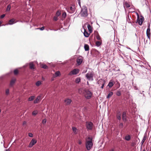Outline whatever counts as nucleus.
<instances>
[{
  "mask_svg": "<svg viewBox=\"0 0 151 151\" xmlns=\"http://www.w3.org/2000/svg\"><path fill=\"white\" fill-rule=\"evenodd\" d=\"M81 17L83 18H86L88 15L87 7L86 6H83L81 8V10L79 14Z\"/></svg>",
  "mask_w": 151,
  "mask_h": 151,
  "instance_id": "f257e3e1",
  "label": "nucleus"
},
{
  "mask_svg": "<svg viewBox=\"0 0 151 151\" xmlns=\"http://www.w3.org/2000/svg\"><path fill=\"white\" fill-rule=\"evenodd\" d=\"M92 140V138L90 137H88L86 140V147L88 150H89L93 146Z\"/></svg>",
  "mask_w": 151,
  "mask_h": 151,
  "instance_id": "f03ea898",
  "label": "nucleus"
},
{
  "mask_svg": "<svg viewBox=\"0 0 151 151\" xmlns=\"http://www.w3.org/2000/svg\"><path fill=\"white\" fill-rule=\"evenodd\" d=\"M86 126L87 130H91L94 127L93 124L91 122H86Z\"/></svg>",
  "mask_w": 151,
  "mask_h": 151,
  "instance_id": "7ed1b4c3",
  "label": "nucleus"
},
{
  "mask_svg": "<svg viewBox=\"0 0 151 151\" xmlns=\"http://www.w3.org/2000/svg\"><path fill=\"white\" fill-rule=\"evenodd\" d=\"M93 73L91 72H89L86 74V77L88 81H92L93 80Z\"/></svg>",
  "mask_w": 151,
  "mask_h": 151,
  "instance_id": "20e7f679",
  "label": "nucleus"
},
{
  "mask_svg": "<svg viewBox=\"0 0 151 151\" xmlns=\"http://www.w3.org/2000/svg\"><path fill=\"white\" fill-rule=\"evenodd\" d=\"M85 97L87 99H90L92 96V93L90 91L86 90L84 94Z\"/></svg>",
  "mask_w": 151,
  "mask_h": 151,
  "instance_id": "39448f33",
  "label": "nucleus"
},
{
  "mask_svg": "<svg viewBox=\"0 0 151 151\" xmlns=\"http://www.w3.org/2000/svg\"><path fill=\"white\" fill-rule=\"evenodd\" d=\"M79 72V70L78 69H75L70 72L69 75L71 76L73 75H76Z\"/></svg>",
  "mask_w": 151,
  "mask_h": 151,
  "instance_id": "423d86ee",
  "label": "nucleus"
},
{
  "mask_svg": "<svg viewBox=\"0 0 151 151\" xmlns=\"http://www.w3.org/2000/svg\"><path fill=\"white\" fill-rule=\"evenodd\" d=\"M137 18L139 24L140 25H142L144 21V17L142 16H141V18H139V16L138 14H137Z\"/></svg>",
  "mask_w": 151,
  "mask_h": 151,
  "instance_id": "0eeeda50",
  "label": "nucleus"
},
{
  "mask_svg": "<svg viewBox=\"0 0 151 151\" xmlns=\"http://www.w3.org/2000/svg\"><path fill=\"white\" fill-rule=\"evenodd\" d=\"M146 35L147 36V38H148V39L150 40V36L151 35V33H150V25H149L148 26L147 28V30L146 31Z\"/></svg>",
  "mask_w": 151,
  "mask_h": 151,
  "instance_id": "6e6552de",
  "label": "nucleus"
},
{
  "mask_svg": "<svg viewBox=\"0 0 151 151\" xmlns=\"http://www.w3.org/2000/svg\"><path fill=\"white\" fill-rule=\"evenodd\" d=\"M37 140L34 139H33L30 142L29 145V147H32L35 144L37 143Z\"/></svg>",
  "mask_w": 151,
  "mask_h": 151,
  "instance_id": "1a4fd4ad",
  "label": "nucleus"
},
{
  "mask_svg": "<svg viewBox=\"0 0 151 151\" xmlns=\"http://www.w3.org/2000/svg\"><path fill=\"white\" fill-rule=\"evenodd\" d=\"M83 60V58L81 57H78L76 60L77 64L78 65H80L82 62Z\"/></svg>",
  "mask_w": 151,
  "mask_h": 151,
  "instance_id": "9d476101",
  "label": "nucleus"
},
{
  "mask_svg": "<svg viewBox=\"0 0 151 151\" xmlns=\"http://www.w3.org/2000/svg\"><path fill=\"white\" fill-rule=\"evenodd\" d=\"M97 83L98 84L100 85L103 84V83H105L106 81L104 80L100 79L98 81Z\"/></svg>",
  "mask_w": 151,
  "mask_h": 151,
  "instance_id": "9b49d317",
  "label": "nucleus"
},
{
  "mask_svg": "<svg viewBox=\"0 0 151 151\" xmlns=\"http://www.w3.org/2000/svg\"><path fill=\"white\" fill-rule=\"evenodd\" d=\"M86 90L83 88H80L78 90V93L80 94H84Z\"/></svg>",
  "mask_w": 151,
  "mask_h": 151,
  "instance_id": "f8f14e48",
  "label": "nucleus"
},
{
  "mask_svg": "<svg viewBox=\"0 0 151 151\" xmlns=\"http://www.w3.org/2000/svg\"><path fill=\"white\" fill-rule=\"evenodd\" d=\"M122 119L124 122L127 121L126 113L125 112H123L122 113Z\"/></svg>",
  "mask_w": 151,
  "mask_h": 151,
  "instance_id": "ddd939ff",
  "label": "nucleus"
},
{
  "mask_svg": "<svg viewBox=\"0 0 151 151\" xmlns=\"http://www.w3.org/2000/svg\"><path fill=\"white\" fill-rule=\"evenodd\" d=\"M72 101L71 99H66L65 100V104L66 105H68L71 103Z\"/></svg>",
  "mask_w": 151,
  "mask_h": 151,
  "instance_id": "4468645a",
  "label": "nucleus"
},
{
  "mask_svg": "<svg viewBox=\"0 0 151 151\" xmlns=\"http://www.w3.org/2000/svg\"><path fill=\"white\" fill-rule=\"evenodd\" d=\"M16 81V79L15 78H12L10 81V85L11 86H13L15 82Z\"/></svg>",
  "mask_w": 151,
  "mask_h": 151,
  "instance_id": "2eb2a0df",
  "label": "nucleus"
},
{
  "mask_svg": "<svg viewBox=\"0 0 151 151\" xmlns=\"http://www.w3.org/2000/svg\"><path fill=\"white\" fill-rule=\"evenodd\" d=\"M123 5L124 7H126L127 8H129L130 6V4L127 2V1H126L124 3Z\"/></svg>",
  "mask_w": 151,
  "mask_h": 151,
  "instance_id": "dca6fc26",
  "label": "nucleus"
},
{
  "mask_svg": "<svg viewBox=\"0 0 151 151\" xmlns=\"http://www.w3.org/2000/svg\"><path fill=\"white\" fill-rule=\"evenodd\" d=\"M15 19H12L9 21V23L8 24H6V25H11L12 24L15 22H14L15 21Z\"/></svg>",
  "mask_w": 151,
  "mask_h": 151,
  "instance_id": "f3484780",
  "label": "nucleus"
},
{
  "mask_svg": "<svg viewBox=\"0 0 151 151\" xmlns=\"http://www.w3.org/2000/svg\"><path fill=\"white\" fill-rule=\"evenodd\" d=\"M87 28L90 33H91L92 32V27L89 24L87 25Z\"/></svg>",
  "mask_w": 151,
  "mask_h": 151,
  "instance_id": "a211bd4d",
  "label": "nucleus"
},
{
  "mask_svg": "<svg viewBox=\"0 0 151 151\" xmlns=\"http://www.w3.org/2000/svg\"><path fill=\"white\" fill-rule=\"evenodd\" d=\"M40 96H38L37 98L35 99L34 101V103L35 104H36L38 103L40 101Z\"/></svg>",
  "mask_w": 151,
  "mask_h": 151,
  "instance_id": "6ab92c4d",
  "label": "nucleus"
},
{
  "mask_svg": "<svg viewBox=\"0 0 151 151\" xmlns=\"http://www.w3.org/2000/svg\"><path fill=\"white\" fill-rule=\"evenodd\" d=\"M29 68L30 69H34V65L32 62L30 63L29 64Z\"/></svg>",
  "mask_w": 151,
  "mask_h": 151,
  "instance_id": "aec40b11",
  "label": "nucleus"
},
{
  "mask_svg": "<svg viewBox=\"0 0 151 151\" xmlns=\"http://www.w3.org/2000/svg\"><path fill=\"white\" fill-rule=\"evenodd\" d=\"M60 74V72L59 71H57L55 73V74L53 75V77H56L59 76Z\"/></svg>",
  "mask_w": 151,
  "mask_h": 151,
  "instance_id": "412c9836",
  "label": "nucleus"
},
{
  "mask_svg": "<svg viewBox=\"0 0 151 151\" xmlns=\"http://www.w3.org/2000/svg\"><path fill=\"white\" fill-rule=\"evenodd\" d=\"M83 34L84 36L86 37H88L90 35V34L87 32L85 29H84V32L83 33Z\"/></svg>",
  "mask_w": 151,
  "mask_h": 151,
  "instance_id": "4be33fe9",
  "label": "nucleus"
},
{
  "mask_svg": "<svg viewBox=\"0 0 151 151\" xmlns=\"http://www.w3.org/2000/svg\"><path fill=\"white\" fill-rule=\"evenodd\" d=\"M147 138V136L146 135H145L143 137V139L142 140V141H141V146H142V145L143 144V143L146 140Z\"/></svg>",
  "mask_w": 151,
  "mask_h": 151,
  "instance_id": "5701e85b",
  "label": "nucleus"
},
{
  "mask_svg": "<svg viewBox=\"0 0 151 151\" xmlns=\"http://www.w3.org/2000/svg\"><path fill=\"white\" fill-rule=\"evenodd\" d=\"M38 113V111L37 110H35L32 112V114L33 116H35Z\"/></svg>",
  "mask_w": 151,
  "mask_h": 151,
  "instance_id": "b1692460",
  "label": "nucleus"
},
{
  "mask_svg": "<svg viewBox=\"0 0 151 151\" xmlns=\"http://www.w3.org/2000/svg\"><path fill=\"white\" fill-rule=\"evenodd\" d=\"M84 48L85 51H88L89 50V46L87 44H85L84 46Z\"/></svg>",
  "mask_w": 151,
  "mask_h": 151,
  "instance_id": "393cba45",
  "label": "nucleus"
},
{
  "mask_svg": "<svg viewBox=\"0 0 151 151\" xmlns=\"http://www.w3.org/2000/svg\"><path fill=\"white\" fill-rule=\"evenodd\" d=\"M113 93L112 92H110L107 96V98H109L111 97L113 95Z\"/></svg>",
  "mask_w": 151,
  "mask_h": 151,
  "instance_id": "a878e982",
  "label": "nucleus"
},
{
  "mask_svg": "<svg viewBox=\"0 0 151 151\" xmlns=\"http://www.w3.org/2000/svg\"><path fill=\"white\" fill-rule=\"evenodd\" d=\"M131 137L129 135L126 136L125 137V139L127 141H129Z\"/></svg>",
  "mask_w": 151,
  "mask_h": 151,
  "instance_id": "bb28decb",
  "label": "nucleus"
},
{
  "mask_svg": "<svg viewBox=\"0 0 151 151\" xmlns=\"http://www.w3.org/2000/svg\"><path fill=\"white\" fill-rule=\"evenodd\" d=\"M41 66L42 68H43L45 69H47L48 68L47 66L46 65L44 64H41Z\"/></svg>",
  "mask_w": 151,
  "mask_h": 151,
  "instance_id": "cd10ccee",
  "label": "nucleus"
},
{
  "mask_svg": "<svg viewBox=\"0 0 151 151\" xmlns=\"http://www.w3.org/2000/svg\"><path fill=\"white\" fill-rule=\"evenodd\" d=\"M81 81V79L80 78H77L75 81L76 83H78Z\"/></svg>",
  "mask_w": 151,
  "mask_h": 151,
  "instance_id": "c85d7f7f",
  "label": "nucleus"
},
{
  "mask_svg": "<svg viewBox=\"0 0 151 151\" xmlns=\"http://www.w3.org/2000/svg\"><path fill=\"white\" fill-rule=\"evenodd\" d=\"M113 85L114 83L112 82H110L108 84V86L110 88H111L113 86Z\"/></svg>",
  "mask_w": 151,
  "mask_h": 151,
  "instance_id": "c756f323",
  "label": "nucleus"
},
{
  "mask_svg": "<svg viewBox=\"0 0 151 151\" xmlns=\"http://www.w3.org/2000/svg\"><path fill=\"white\" fill-rule=\"evenodd\" d=\"M35 99V96H31L30 97H29L28 99V101H31L33 100L34 99Z\"/></svg>",
  "mask_w": 151,
  "mask_h": 151,
  "instance_id": "7c9ffc66",
  "label": "nucleus"
},
{
  "mask_svg": "<svg viewBox=\"0 0 151 151\" xmlns=\"http://www.w3.org/2000/svg\"><path fill=\"white\" fill-rule=\"evenodd\" d=\"M69 10L71 11L70 12V13H73L74 11V8L71 6L70 7Z\"/></svg>",
  "mask_w": 151,
  "mask_h": 151,
  "instance_id": "2f4dec72",
  "label": "nucleus"
},
{
  "mask_svg": "<svg viewBox=\"0 0 151 151\" xmlns=\"http://www.w3.org/2000/svg\"><path fill=\"white\" fill-rule=\"evenodd\" d=\"M72 129L73 130V132H74V133L75 134H76L77 132V129L75 128V127H72Z\"/></svg>",
  "mask_w": 151,
  "mask_h": 151,
  "instance_id": "473e14b6",
  "label": "nucleus"
},
{
  "mask_svg": "<svg viewBox=\"0 0 151 151\" xmlns=\"http://www.w3.org/2000/svg\"><path fill=\"white\" fill-rule=\"evenodd\" d=\"M96 45L97 46L99 47L101 45V42H100L98 41L96 42Z\"/></svg>",
  "mask_w": 151,
  "mask_h": 151,
  "instance_id": "72a5a7b5",
  "label": "nucleus"
},
{
  "mask_svg": "<svg viewBox=\"0 0 151 151\" xmlns=\"http://www.w3.org/2000/svg\"><path fill=\"white\" fill-rule=\"evenodd\" d=\"M41 84V82L40 81H37L36 83V85L37 86H40Z\"/></svg>",
  "mask_w": 151,
  "mask_h": 151,
  "instance_id": "f704fd0d",
  "label": "nucleus"
},
{
  "mask_svg": "<svg viewBox=\"0 0 151 151\" xmlns=\"http://www.w3.org/2000/svg\"><path fill=\"white\" fill-rule=\"evenodd\" d=\"M117 119L119 120H120L121 119V114H120L118 113L117 114Z\"/></svg>",
  "mask_w": 151,
  "mask_h": 151,
  "instance_id": "c9c22d12",
  "label": "nucleus"
},
{
  "mask_svg": "<svg viewBox=\"0 0 151 151\" xmlns=\"http://www.w3.org/2000/svg\"><path fill=\"white\" fill-rule=\"evenodd\" d=\"M10 8H11L10 5V4H9L7 6L6 9V11H9L10 9Z\"/></svg>",
  "mask_w": 151,
  "mask_h": 151,
  "instance_id": "e433bc0d",
  "label": "nucleus"
},
{
  "mask_svg": "<svg viewBox=\"0 0 151 151\" xmlns=\"http://www.w3.org/2000/svg\"><path fill=\"white\" fill-rule=\"evenodd\" d=\"M66 16V14L65 12H64L62 14V17L65 18Z\"/></svg>",
  "mask_w": 151,
  "mask_h": 151,
  "instance_id": "4c0bfd02",
  "label": "nucleus"
},
{
  "mask_svg": "<svg viewBox=\"0 0 151 151\" xmlns=\"http://www.w3.org/2000/svg\"><path fill=\"white\" fill-rule=\"evenodd\" d=\"M5 93L6 95H8L9 93V89H7L6 90Z\"/></svg>",
  "mask_w": 151,
  "mask_h": 151,
  "instance_id": "58836bf2",
  "label": "nucleus"
},
{
  "mask_svg": "<svg viewBox=\"0 0 151 151\" xmlns=\"http://www.w3.org/2000/svg\"><path fill=\"white\" fill-rule=\"evenodd\" d=\"M116 95L118 96H120L121 95V93L120 91H118L116 92Z\"/></svg>",
  "mask_w": 151,
  "mask_h": 151,
  "instance_id": "ea45409f",
  "label": "nucleus"
},
{
  "mask_svg": "<svg viewBox=\"0 0 151 151\" xmlns=\"http://www.w3.org/2000/svg\"><path fill=\"white\" fill-rule=\"evenodd\" d=\"M14 73L15 75L17 74L18 73V70L17 69H15L14 70Z\"/></svg>",
  "mask_w": 151,
  "mask_h": 151,
  "instance_id": "a19ab883",
  "label": "nucleus"
},
{
  "mask_svg": "<svg viewBox=\"0 0 151 151\" xmlns=\"http://www.w3.org/2000/svg\"><path fill=\"white\" fill-rule=\"evenodd\" d=\"M123 127V123H120L119 124V127L120 128H122Z\"/></svg>",
  "mask_w": 151,
  "mask_h": 151,
  "instance_id": "79ce46f5",
  "label": "nucleus"
},
{
  "mask_svg": "<svg viewBox=\"0 0 151 151\" xmlns=\"http://www.w3.org/2000/svg\"><path fill=\"white\" fill-rule=\"evenodd\" d=\"M46 122V120L45 119H44L42 121V123L43 124H45Z\"/></svg>",
  "mask_w": 151,
  "mask_h": 151,
  "instance_id": "37998d69",
  "label": "nucleus"
},
{
  "mask_svg": "<svg viewBox=\"0 0 151 151\" xmlns=\"http://www.w3.org/2000/svg\"><path fill=\"white\" fill-rule=\"evenodd\" d=\"M97 39L98 40H100L101 39L99 35H97L96 37Z\"/></svg>",
  "mask_w": 151,
  "mask_h": 151,
  "instance_id": "c03bdc74",
  "label": "nucleus"
},
{
  "mask_svg": "<svg viewBox=\"0 0 151 151\" xmlns=\"http://www.w3.org/2000/svg\"><path fill=\"white\" fill-rule=\"evenodd\" d=\"M60 12L59 11H58L56 13V15L57 16H58L60 15Z\"/></svg>",
  "mask_w": 151,
  "mask_h": 151,
  "instance_id": "a18cd8bd",
  "label": "nucleus"
},
{
  "mask_svg": "<svg viewBox=\"0 0 151 151\" xmlns=\"http://www.w3.org/2000/svg\"><path fill=\"white\" fill-rule=\"evenodd\" d=\"M37 29H40V30H43L44 29V27H41L40 28H37Z\"/></svg>",
  "mask_w": 151,
  "mask_h": 151,
  "instance_id": "49530a36",
  "label": "nucleus"
},
{
  "mask_svg": "<svg viewBox=\"0 0 151 151\" xmlns=\"http://www.w3.org/2000/svg\"><path fill=\"white\" fill-rule=\"evenodd\" d=\"M28 136L30 137H33V134L31 133H29L28 134Z\"/></svg>",
  "mask_w": 151,
  "mask_h": 151,
  "instance_id": "de8ad7c7",
  "label": "nucleus"
},
{
  "mask_svg": "<svg viewBox=\"0 0 151 151\" xmlns=\"http://www.w3.org/2000/svg\"><path fill=\"white\" fill-rule=\"evenodd\" d=\"M144 42L145 44H146L147 43V42H148V40H146L145 39L144 40Z\"/></svg>",
  "mask_w": 151,
  "mask_h": 151,
  "instance_id": "09e8293b",
  "label": "nucleus"
},
{
  "mask_svg": "<svg viewBox=\"0 0 151 151\" xmlns=\"http://www.w3.org/2000/svg\"><path fill=\"white\" fill-rule=\"evenodd\" d=\"M78 143L80 145H81L82 144V142L80 140H79L78 141Z\"/></svg>",
  "mask_w": 151,
  "mask_h": 151,
  "instance_id": "8fccbe9b",
  "label": "nucleus"
},
{
  "mask_svg": "<svg viewBox=\"0 0 151 151\" xmlns=\"http://www.w3.org/2000/svg\"><path fill=\"white\" fill-rule=\"evenodd\" d=\"M5 14H3L1 16L0 18H3L5 17Z\"/></svg>",
  "mask_w": 151,
  "mask_h": 151,
  "instance_id": "3c124183",
  "label": "nucleus"
},
{
  "mask_svg": "<svg viewBox=\"0 0 151 151\" xmlns=\"http://www.w3.org/2000/svg\"><path fill=\"white\" fill-rule=\"evenodd\" d=\"M105 83H103V84H101V88H103Z\"/></svg>",
  "mask_w": 151,
  "mask_h": 151,
  "instance_id": "603ef678",
  "label": "nucleus"
},
{
  "mask_svg": "<svg viewBox=\"0 0 151 151\" xmlns=\"http://www.w3.org/2000/svg\"><path fill=\"white\" fill-rule=\"evenodd\" d=\"M78 3L80 6H81V2L80 0H78Z\"/></svg>",
  "mask_w": 151,
  "mask_h": 151,
  "instance_id": "864d4df0",
  "label": "nucleus"
},
{
  "mask_svg": "<svg viewBox=\"0 0 151 151\" xmlns=\"http://www.w3.org/2000/svg\"><path fill=\"white\" fill-rule=\"evenodd\" d=\"M54 19L55 20V21H57V18L56 17H54Z\"/></svg>",
  "mask_w": 151,
  "mask_h": 151,
  "instance_id": "5fc2aeb1",
  "label": "nucleus"
},
{
  "mask_svg": "<svg viewBox=\"0 0 151 151\" xmlns=\"http://www.w3.org/2000/svg\"><path fill=\"white\" fill-rule=\"evenodd\" d=\"M26 124V122L24 121L23 122V125H25V124Z\"/></svg>",
  "mask_w": 151,
  "mask_h": 151,
  "instance_id": "6e6d98bb",
  "label": "nucleus"
},
{
  "mask_svg": "<svg viewBox=\"0 0 151 151\" xmlns=\"http://www.w3.org/2000/svg\"><path fill=\"white\" fill-rule=\"evenodd\" d=\"M109 151H114V150L113 149H111Z\"/></svg>",
  "mask_w": 151,
  "mask_h": 151,
  "instance_id": "4d7b16f0",
  "label": "nucleus"
},
{
  "mask_svg": "<svg viewBox=\"0 0 151 151\" xmlns=\"http://www.w3.org/2000/svg\"><path fill=\"white\" fill-rule=\"evenodd\" d=\"M5 151H9V150L8 149H6Z\"/></svg>",
  "mask_w": 151,
  "mask_h": 151,
  "instance_id": "13d9d810",
  "label": "nucleus"
},
{
  "mask_svg": "<svg viewBox=\"0 0 151 151\" xmlns=\"http://www.w3.org/2000/svg\"><path fill=\"white\" fill-rule=\"evenodd\" d=\"M87 84L88 85H89V83H88V81H87Z\"/></svg>",
  "mask_w": 151,
  "mask_h": 151,
  "instance_id": "bf43d9fd",
  "label": "nucleus"
},
{
  "mask_svg": "<svg viewBox=\"0 0 151 151\" xmlns=\"http://www.w3.org/2000/svg\"><path fill=\"white\" fill-rule=\"evenodd\" d=\"M42 79L43 80H44V78L43 77H42Z\"/></svg>",
  "mask_w": 151,
  "mask_h": 151,
  "instance_id": "052dcab7",
  "label": "nucleus"
},
{
  "mask_svg": "<svg viewBox=\"0 0 151 151\" xmlns=\"http://www.w3.org/2000/svg\"><path fill=\"white\" fill-rule=\"evenodd\" d=\"M2 23V22H1V21H0V25Z\"/></svg>",
  "mask_w": 151,
  "mask_h": 151,
  "instance_id": "680f3d73",
  "label": "nucleus"
},
{
  "mask_svg": "<svg viewBox=\"0 0 151 151\" xmlns=\"http://www.w3.org/2000/svg\"><path fill=\"white\" fill-rule=\"evenodd\" d=\"M118 49H119V50L120 51V50L119 49V47H118Z\"/></svg>",
  "mask_w": 151,
  "mask_h": 151,
  "instance_id": "e2e57ef3",
  "label": "nucleus"
},
{
  "mask_svg": "<svg viewBox=\"0 0 151 151\" xmlns=\"http://www.w3.org/2000/svg\"><path fill=\"white\" fill-rule=\"evenodd\" d=\"M1 112V109H0V113Z\"/></svg>",
  "mask_w": 151,
  "mask_h": 151,
  "instance_id": "0e129e2a",
  "label": "nucleus"
},
{
  "mask_svg": "<svg viewBox=\"0 0 151 151\" xmlns=\"http://www.w3.org/2000/svg\"><path fill=\"white\" fill-rule=\"evenodd\" d=\"M142 151H145L144 150Z\"/></svg>",
  "mask_w": 151,
  "mask_h": 151,
  "instance_id": "69168bd1",
  "label": "nucleus"
}]
</instances>
